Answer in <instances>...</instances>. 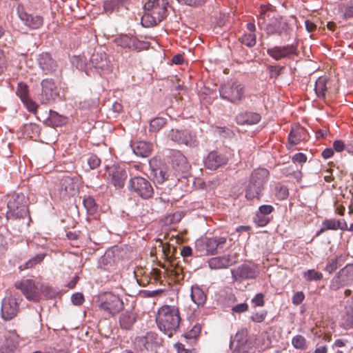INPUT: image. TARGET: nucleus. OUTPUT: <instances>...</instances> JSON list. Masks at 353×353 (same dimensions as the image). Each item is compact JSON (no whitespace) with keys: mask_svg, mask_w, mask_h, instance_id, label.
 Masks as SVG:
<instances>
[{"mask_svg":"<svg viewBox=\"0 0 353 353\" xmlns=\"http://www.w3.org/2000/svg\"><path fill=\"white\" fill-rule=\"evenodd\" d=\"M156 322L159 330L171 337L179 327L181 316L175 306L163 305L158 311Z\"/></svg>","mask_w":353,"mask_h":353,"instance_id":"nucleus-1","label":"nucleus"},{"mask_svg":"<svg viewBox=\"0 0 353 353\" xmlns=\"http://www.w3.org/2000/svg\"><path fill=\"white\" fill-rule=\"evenodd\" d=\"M168 0H148L144 5L141 23L145 27L157 25L166 17Z\"/></svg>","mask_w":353,"mask_h":353,"instance_id":"nucleus-2","label":"nucleus"},{"mask_svg":"<svg viewBox=\"0 0 353 353\" xmlns=\"http://www.w3.org/2000/svg\"><path fill=\"white\" fill-rule=\"evenodd\" d=\"M7 208L8 219H21L28 214L26 197L23 194H12L8 201Z\"/></svg>","mask_w":353,"mask_h":353,"instance_id":"nucleus-3","label":"nucleus"},{"mask_svg":"<svg viewBox=\"0 0 353 353\" xmlns=\"http://www.w3.org/2000/svg\"><path fill=\"white\" fill-rule=\"evenodd\" d=\"M227 237L214 236L212 238L201 237L195 242V247L201 254H214L218 248H222L225 244Z\"/></svg>","mask_w":353,"mask_h":353,"instance_id":"nucleus-4","label":"nucleus"},{"mask_svg":"<svg viewBox=\"0 0 353 353\" xmlns=\"http://www.w3.org/2000/svg\"><path fill=\"white\" fill-rule=\"evenodd\" d=\"M97 304L99 308L108 314H117L123 307L121 298L112 292H104L97 297Z\"/></svg>","mask_w":353,"mask_h":353,"instance_id":"nucleus-5","label":"nucleus"},{"mask_svg":"<svg viewBox=\"0 0 353 353\" xmlns=\"http://www.w3.org/2000/svg\"><path fill=\"white\" fill-rule=\"evenodd\" d=\"M221 98L232 103H238L245 97V88L238 82H228L219 88Z\"/></svg>","mask_w":353,"mask_h":353,"instance_id":"nucleus-6","label":"nucleus"},{"mask_svg":"<svg viewBox=\"0 0 353 353\" xmlns=\"http://www.w3.org/2000/svg\"><path fill=\"white\" fill-rule=\"evenodd\" d=\"M41 92L40 101L43 104H50L59 98L60 88L54 79L47 78L41 82Z\"/></svg>","mask_w":353,"mask_h":353,"instance_id":"nucleus-7","label":"nucleus"},{"mask_svg":"<svg viewBox=\"0 0 353 353\" xmlns=\"http://www.w3.org/2000/svg\"><path fill=\"white\" fill-rule=\"evenodd\" d=\"M77 190V184L74 179L65 175L59 179V183L56 185L54 194L62 200H67L76 194Z\"/></svg>","mask_w":353,"mask_h":353,"instance_id":"nucleus-8","label":"nucleus"},{"mask_svg":"<svg viewBox=\"0 0 353 353\" xmlns=\"http://www.w3.org/2000/svg\"><path fill=\"white\" fill-rule=\"evenodd\" d=\"M16 289L19 290L30 301L39 302L41 299L40 290L32 279L17 281L14 283Z\"/></svg>","mask_w":353,"mask_h":353,"instance_id":"nucleus-9","label":"nucleus"},{"mask_svg":"<svg viewBox=\"0 0 353 353\" xmlns=\"http://www.w3.org/2000/svg\"><path fill=\"white\" fill-rule=\"evenodd\" d=\"M353 281V263L347 264L342 268L331 280L330 288L338 290L348 285Z\"/></svg>","mask_w":353,"mask_h":353,"instance_id":"nucleus-10","label":"nucleus"},{"mask_svg":"<svg viewBox=\"0 0 353 353\" xmlns=\"http://www.w3.org/2000/svg\"><path fill=\"white\" fill-rule=\"evenodd\" d=\"M128 187L130 191L136 192L143 199H149L152 197L154 193L150 183L141 176H135L131 179Z\"/></svg>","mask_w":353,"mask_h":353,"instance_id":"nucleus-11","label":"nucleus"},{"mask_svg":"<svg viewBox=\"0 0 353 353\" xmlns=\"http://www.w3.org/2000/svg\"><path fill=\"white\" fill-rule=\"evenodd\" d=\"M20 301L13 296L3 299L1 305V316L6 321L15 317L19 312Z\"/></svg>","mask_w":353,"mask_h":353,"instance_id":"nucleus-12","label":"nucleus"},{"mask_svg":"<svg viewBox=\"0 0 353 353\" xmlns=\"http://www.w3.org/2000/svg\"><path fill=\"white\" fill-rule=\"evenodd\" d=\"M37 63L45 74H52L56 72L58 64L48 52H41L37 55Z\"/></svg>","mask_w":353,"mask_h":353,"instance_id":"nucleus-13","label":"nucleus"},{"mask_svg":"<svg viewBox=\"0 0 353 353\" xmlns=\"http://www.w3.org/2000/svg\"><path fill=\"white\" fill-rule=\"evenodd\" d=\"M171 140L179 144H185L188 146H195L198 141L195 135L192 134L187 130H172L169 134Z\"/></svg>","mask_w":353,"mask_h":353,"instance_id":"nucleus-14","label":"nucleus"},{"mask_svg":"<svg viewBox=\"0 0 353 353\" xmlns=\"http://www.w3.org/2000/svg\"><path fill=\"white\" fill-rule=\"evenodd\" d=\"M238 261V254H230L223 256L213 257L208 261L209 267L211 269L227 268L234 265Z\"/></svg>","mask_w":353,"mask_h":353,"instance_id":"nucleus-15","label":"nucleus"},{"mask_svg":"<svg viewBox=\"0 0 353 353\" xmlns=\"http://www.w3.org/2000/svg\"><path fill=\"white\" fill-rule=\"evenodd\" d=\"M4 341L0 345L1 353H14L18 348L19 336L15 331H8L4 336Z\"/></svg>","mask_w":353,"mask_h":353,"instance_id":"nucleus-16","label":"nucleus"},{"mask_svg":"<svg viewBox=\"0 0 353 353\" xmlns=\"http://www.w3.org/2000/svg\"><path fill=\"white\" fill-rule=\"evenodd\" d=\"M268 54L274 59L279 61L281 59L296 54L297 49L294 45L274 46L268 50Z\"/></svg>","mask_w":353,"mask_h":353,"instance_id":"nucleus-17","label":"nucleus"},{"mask_svg":"<svg viewBox=\"0 0 353 353\" xmlns=\"http://www.w3.org/2000/svg\"><path fill=\"white\" fill-rule=\"evenodd\" d=\"M231 273L234 281L254 279L256 276V268L247 264H243L237 269L231 270Z\"/></svg>","mask_w":353,"mask_h":353,"instance_id":"nucleus-18","label":"nucleus"},{"mask_svg":"<svg viewBox=\"0 0 353 353\" xmlns=\"http://www.w3.org/2000/svg\"><path fill=\"white\" fill-rule=\"evenodd\" d=\"M108 174L112 184L117 188L123 187L127 178L126 172L118 165H112L108 168Z\"/></svg>","mask_w":353,"mask_h":353,"instance_id":"nucleus-19","label":"nucleus"},{"mask_svg":"<svg viewBox=\"0 0 353 353\" xmlns=\"http://www.w3.org/2000/svg\"><path fill=\"white\" fill-rule=\"evenodd\" d=\"M17 11L20 19L30 28L37 29L43 25V19L41 16L30 14L19 6L17 8Z\"/></svg>","mask_w":353,"mask_h":353,"instance_id":"nucleus-20","label":"nucleus"},{"mask_svg":"<svg viewBox=\"0 0 353 353\" xmlns=\"http://www.w3.org/2000/svg\"><path fill=\"white\" fill-rule=\"evenodd\" d=\"M266 32L268 34H290V27L285 21L281 19H274L267 26Z\"/></svg>","mask_w":353,"mask_h":353,"instance_id":"nucleus-21","label":"nucleus"},{"mask_svg":"<svg viewBox=\"0 0 353 353\" xmlns=\"http://www.w3.org/2000/svg\"><path fill=\"white\" fill-rule=\"evenodd\" d=\"M227 162L228 159L225 156L216 152H211L205 160V165L210 170H216L219 167L226 164Z\"/></svg>","mask_w":353,"mask_h":353,"instance_id":"nucleus-22","label":"nucleus"},{"mask_svg":"<svg viewBox=\"0 0 353 353\" xmlns=\"http://www.w3.org/2000/svg\"><path fill=\"white\" fill-rule=\"evenodd\" d=\"M172 163L173 168L179 172L186 173L190 168L186 157L179 151L174 152Z\"/></svg>","mask_w":353,"mask_h":353,"instance_id":"nucleus-23","label":"nucleus"},{"mask_svg":"<svg viewBox=\"0 0 353 353\" xmlns=\"http://www.w3.org/2000/svg\"><path fill=\"white\" fill-rule=\"evenodd\" d=\"M90 61L92 66L102 70L108 69V62L105 53L102 50L94 51L92 54Z\"/></svg>","mask_w":353,"mask_h":353,"instance_id":"nucleus-24","label":"nucleus"},{"mask_svg":"<svg viewBox=\"0 0 353 353\" xmlns=\"http://www.w3.org/2000/svg\"><path fill=\"white\" fill-rule=\"evenodd\" d=\"M306 137L307 133L305 130L299 125H294L292 128L288 135V141L292 145H297L301 141L305 140Z\"/></svg>","mask_w":353,"mask_h":353,"instance_id":"nucleus-25","label":"nucleus"},{"mask_svg":"<svg viewBox=\"0 0 353 353\" xmlns=\"http://www.w3.org/2000/svg\"><path fill=\"white\" fill-rule=\"evenodd\" d=\"M268 176L269 172L267 169L259 168L254 170L251 174L249 183L253 184L256 183L257 185L264 188V185L266 183Z\"/></svg>","mask_w":353,"mask_h":353,"instance_id":"nucleus-26","label":"nucleus"},{"mask_svg":"<svg viewBox=\"0 0 353 353\" xmlns=\"http://www.w3.org/2000/svg\"><path fill=\"white\" fill-rule=\"evenodd\" d=\"M268 176L269 172L267 169L259 168L254 170L251 174L249 183L253 184L256 183L257 185L264 188V185L266 183Z\"/></svg>","mask_w":353,"mask_h":353,"instance_id":"nucleus-27","label":"nucleus"},{"mask_svg":"<svg viewBox=\"0 0 353 353\" xmlns=\"http://www.w3.org/2000/svg\"><path fill=\"white\" fill-rule=\"evenodd\" d=\"M236 122L240 125H253L261 120L260 114L254 112H243L236 117Z\"/></svg>","mask_w":353,"mask_h":353,"instance_id":"nucleus-28","label":"nucleus"},{"mask_svg":"<svg viewBox=\"0 0 353 353\" xmlns=\"http://www.w3.org/2000/svg\"><path fill=\"white\" fill-rule=\"evenodd\" d=\"M68 118L59 114L55 111L49 110V115L46 120V124L52 127L61 126L67 123Z\"/></svg>","mask_w":353,"mask_h":353,"instance_id":"nucleus-29","label":"nucleus"},{"mask_svg":"<svg viewBox=\"0 0 353 353\" xmlns=\"http://www.w3.org/2000/svg\"><path fill=\"white\" fill-rule=\"evenodd\" d=\"M132 149L134 153L137 156L146 157L151 153L152 150V145L148 142L139 141L133 145Z\"/></svg>","mask_w":353,"mask_h":353,"instance_id":"nucleus-30","label":"nucleus"},{"mask_svg":"<svg viewBox=\"0 0 353 353\" xmlns=\"http://www.w3.org/2000/svg\"><path fill=\"white\" fill-rule=\"evenodd\" d=\"M136 319L137 316L133 311H126L120 316L119 323L122 328L129 330L135 323Z\"/></svg>","mask_w":353,"mask_h":353,"instance_id":"nucleus-31","label":"nucleus"},{"mask_svg":"<svg viewBox=\"0 0 353 353\" xmlns=\"http://www.w3.org/2000/svg\"><path fill=\"white\" fill-rule=\"evenodd\" d=\"M115 42L118 46L122 48H127L133 50L138 48L137 39L126 34L121 35L117 37L115 39Z\"/></svg>","mask_w":353,"mask_h":353,"instance_id":"nucleus-32","label":"nucleus"},{"mask_svg":"<svg viewBox=\"0 0 353 353\" xmlns=\"http://www.w3.org/2000/svg\"><path fill=\"white\" fill-rule=\"evenodd\" d=\"M154 339V335L152 333H148L144 336H139L135 339V345L141 351L148 350L150 348H152V345L150 344Z\"/></svg>","mask_w":353,"mask_h":353,"instance_id":"nucleus-33","label":"nucleus"},{"mask_svg":"<svg viewBox=\"0 0 353 353\" xmlns=\"http://www.w3.org/2000/svg\"><path fill=\"white\" fill-rule=\"evenodd\" d=\"M263 189L256 183H249L245 191V197L249 200L259 199L263 194Z\"/></svg>","mask_w":353,"mask_h":353,"instance_id":"nucleus-34","label":"nucleus"},{"mask_svg":"<svg viewBox=\"0 0 353 353\" xmlns=\"http://www.w3.org/2000/svg\"><path fill=\"white\" fill-rule=\"evenodd\" d=\"M191 299L196 305L200 306L205 303L206 296L200 288L192 286L191 288Z\"/></svg>","mask_w":353,"mask_h":353,"instance_id":"nucleus-35","label":"nucleus"},{"mask_svg":"<svg viewBox=\"0 0 353 353\" xmlns=\"http://www.w3.org/2000/svg\"><path fill=\"white\" fill-rule=\"evenodd\" d=\"M248 330L247 329H242L239 331L234 336L233 340L231 342V345H234L236 344V347H241L244 345L248 341Z\"/></svg>","mask_w":353,"mask_h":353,"instance_id":"nucleus-36","label":"nucleus"},{"mask_svg":"<svg viewBox=\"0 0 353 353\" xmlns=\"http://www.w3.org/2000/svg\"><path fill=\"white\" fill-rule=\"evenodd\" d=\"M327 78L324 77H321L316 81L314 90L318 97H325L327 90Z\"/></svg>","mask_w":353,"mask_h":353,"instance_id":"nucleus-37","label":"nucleus"},{"mask_svg":"<svg viewBox=\"0 0 353 353\" xmlns=\"http://www.w3.org/2000/svg\"><path fill=\"white\" fill-rule=\"evenodd\" d=\"M23 134L34 138L37 137L40 133V127L39 125L35 123L26 124L23 127Z\"/></svg>","mask_w":353,"mask_h":353,"instance_id":"nucleus-38","label":"nucleus"},{"mask_svg":"<svg viewBox=\"0 0 353 353\" xmlns=\"http://www.w3.org/2000/svg\"><path fill=\"white\" fill-rule=\"evenodd\" d=\"M166 124V119L163 117H157L151 120L149 125L150 132H157Z\"/></svg>","mask_w":353,"mask_h":353,"instance_id":"nucleus-39","label":"nucleus"},{"mask_svg":"<svg viewBox=\"0 0 353 353\" xmlns=\"http://www.w3.org/2000/svg\"><path fill=\"white\" fill-rule=\"evenodd\" d=\"M303 276L307 281H320L323 279V274L314 270H308L304 272Z\"/></svg>","mask_w":353,"mask_h":353,"instance_id":"nucleus-40","label":"nucleus"},{"mask_svg":"<svg viewBox=\"0 0 353 353\" xmlns=\"http://www.w3.org/2000/svg\"><path fill=\"white\" fill-rule=\"evenodd\" d=\"M44 254H37L33 258L28 260L24 265L20 266L21 270L29 269L42 261L44 259Z\"/></svg>","mask_w":353,"mask_h":353,"instance_id":"nucleus-41","label":"nucleus"},{"mask_svg":"<svg viewBox=\"0 0 353 353\" xmlns=\"http://www.w3.org/2000/svg\"><path fill=\"white\" fill-rule=\"evenodd\" d=\"M17 94L19 97L21 101L30 98L27 85L21 82L19 83L17 86Z\"/></svg>","mask_w":353,"mask_h":353,"instance_id":"nucleus-42","label":"nucleus"},{"mask_svg":"<svg viewBox=\"0 0 353 353\" xmlns=\"http://www.w3.org/2000/svg\"><path fill=\"white\" fill-rule=\"evenodd\" d=\"M240 41L247 46L252 47L256 44V35L254 33L245 34L240 39Z\"/></svg>","mask_w":353,"mask_h":353,"instance_id":"nucleus-43","label":"nucleus"},{"mask_svg":"<svg viewBox=\"0 0 353 353\" xmlns=\"http://www.w3.org/2000/svg\"><path fill=\"white\" fill-rule=\"evenodd\" d=\"M338 263H339V258H333L330 259L325 268L324 270L327 272L329 274L332 273L334 271H335L338 268Z\"/></svg>","mask_w":353,"mask_h":353,"instance_id":"nucleus-44","label":"nucleus"},{"mask_svg":"<svg viewBox=\"0 0 353 353\" xmlns=\"http://www.w3.org/2000/svg\"><path fill=\"white\" fill-rule=\"evenodd\" d=\"M292 343L296 348L303 349L305 346V339L301 335L295 336L292 339Z\"/></svg>","mask_w":353,"mask_h":353,"instance_id":"nucleus-45","label":"nucleus"},{"mask_svg":"<svg viewBox=\"0 0 353 353\" xmlns=\"http://www.w3.org/2000/svg\"><path fill=\"white\" fill-rule=\"evenodd\" d=\"M267 311L265 310H262L261 312H256L254 314H253L251 316H250V319H252V321H253L254 322H256V323H261L263 322L265 319L266 318V316H267Z\"/></svg>","mask_w":353,"mask_h":353,"instance_id":"nucleus-46","label":"nucleus"},{"mask_svg":"<svg viewBox=\"0 0 353 353\" xmlns=\"http://www.w3.org/2000/svg\"><path fill=\"white\" fill-rule=\"evenodd\" d=\"M22 102L26 105L29 112H32L35 114H37L38 105L34 101H33L30 98H28L27 99V100H24Z\"/></svg>","mask_w":353,"mask_h":353,"instance_id":"nucleus-47","label":"nucleus"},{"mask_svg":"<svg viewBox=\"0 0 353 353\" xmlns=\"http://www.w3.org/2000/svg\"><path fill=\"white\" fill-rule=\"evenodd\" d=\"M323 225H325V229L328 230H338L339 221L336 219H327L323 222Z\"/></svg>","mask_w":353,"mask_h":353,"instance_id":"nucleus-48","label":"nucleus"},{"mask_svg":"<svg viewBox=\"0 0 353 353\" xmlns=\"http://www.w3.org/2000/svg\"><path fill=\"white\" fill-rule=\"evenodd\" d=\"M71 301L75 305H81L84 302V296L82 293L77 292L72 295Z\"/></svg>","mask_w":353,"mask_h":353,"instance_id":"nucleus-49","label":"nucleus"},{"mask_svg":"<svg viewBox=\"0 0 353 353\" xmlns=\"http://www.w3.org/2000/svg\"><path fill=\"white\" fill-rule=\"evenodd\" d=\"M264 295L262 293H258L252 300V303L255 307H261L264 305Z\"/></svg>","mask_w":353,"mask_h":353,"instance_id":"nucleus-50","label":"nucleus"},{"mask_svg":"<svg viewBox=\"0 0 353 353\" xmlns=\"http://www.w3.org/2000/svg\"><path fill=\"white\" fill-rule=\"evenodd\" d=\"M276 196L279 199H285L288 196V190L285 186L276 188Z\"/></svg>","mask_w":353,"mask_h":353,"instance_id":"nucleus-51","label":"nucleus"},{"mask_svg":"<svg viewBox=\"0 0 353 353\" xmlns=\"http://www.w3.org/2000/svg\"><path fill=\"white\" fill-rule=\"evenodd\" d=\"M248 310V305L246 303L237 304L232 307V311L234 313L245 312Z\"/></svg>","mask_w":353,"mask_h":353,"instance_id":"nucleus-52","label":"nucleus"},{"mask_svg":"<svg viewBox=\"0 0 353 353\" xmlns=\"http://www.w3.org/2000/svg\"><path fill=\"white\" fill-rule=\"evenodd\" d=\"M305 299V295L302 292H296L292 297L293 304L298 305L301 304Z\"/></svg>","mask_w":353,"mask_h":353,"instance_id":"nucleus-53","label":"nucleus"},{"mask_svg":"<svg viewBox=\"0 0 353 353\" xmlns=\"http://www.w3.org/2000/svg\"><path fill=\"white\" fill-rule=\"evenodd\" d=\"M201 332V326L195 325L192 330L187 334V338H196Z\"/></svg>","mask_w":353,"mask_h":353,"instance_id":"nucleus-54","label":"nucleus"},{"mask_svg":"<svg viewBox=\"0 0 353 353\" xmlns=\"http://www.w3.org/2000/svg\"><path fill=\"white\" fill-rule=\"evenodd\" d=\"M273 207L270 205H263L259 208V214L261 215L270 214L273 211Z\"/></svg>","mask_w":353,"mask_h":353,"instance_id":"nucleus-55","label":"nucleus"},{"mask_svg":"<svg viewBox=\"0 0 353 353\" xmlns=\"http://www.w3.org/2000/svg\"><path fill=\"white\" fill-rule=\"evenodd\" d=\"M334 150L336 152H342L344 150H346V145L343 143V141L341 140H336L333 143Z\"/></svg>","mask_w":353,"mask_h":353,"instance_id":"nucleus-56","label":"nucleus"},{"mask_svg":"<svg viewBox=\"0 0 353 353\" xmlns=\"http://www.w3.org/2000/svg\"><path fill=\"white\" fill-rule=\"evenodd\" d=\"M101 163L100 159L97 155H92L90 157V168L94 169L97 168Z\"/></svg>","mask_w":353,"mask_h":353,"instance_id":"nucleus-57","label":"nucleus"},{"mask_svg":"<svg viewBox=\"0 0 353 353\" xmlns=\"http://www.w3.org/2000/svg\"><path fill=\"white\" fill-rule=\"evenodd\" d=\"M292 160L294 162L302 163H305L307 161V157L303 153H297L293 156Z\"/></svg>","mask_w":353,"mask_h":353,"instance_id":"nucleus-58","label":"nucleus"},{"mask_svg":"<svg viewBox=\"0 0 353 353\" xmlns=\"http://www.w3.org/2000/svg\"><path fill=\"white\" fill-rule=\"evenodd\" d=\"M177 1L188 6H196L201 4L205 0H177Z\"/></svg>","mask_w":353,"mask_h":353,"instance_id":"nucleus-59","label":"nucleus"},{"mask_svg":"<svg viewBox=\"0 0 353 353\" xmlns=\"http://www.w3.org/2000/svg\"><path fill=\"white\" fill-rule=\"evenodd\" d=\"M305 24L306 30L309 32H312L316 29V24L310 20H305Z\"/></svg>","mask_w":353,"mask_h":353,"instance_id":"nucleus-60","label":"nucleus"},{"mask_svg":"<svg viewBox=\"0 0 353 353\" xmlns=\"http://www.w3.org/2000/svg\"><path fill=\"white\" fill-rule=\"evenodd\" d=\"M159 176H157V173H156V178L158 182L162 183L168 178V174L165 171L159 170Z\"/></svg>","mask_w":353,"mask_h":353,"instance_id":"nucleus-61","label":"nucleus"},{"mask_svg":"<svg viewBox=\"0 0 353 353\" xmlns=\"http://www.w3.org/2000/svg\"><path fill=\"white\" fill-rule=\"evenodd\" d=\"M181 254L183 257L190 256L192 255V248L189 246H184L181 250Z\"/></svg>","mask_w":353,"mask_h":353,"instance_id":"nucleus-62","label":"nucleus"},{"mask_svg":"<svg viewBox=\"0 0 353 353\" xmlns=\"http://www.w3.org/2000/svg\"><path fill=\"white\" fill-rule=\"evenodd\" d=\"M261 215L260 214L257 213L256 214V217H257V220L256 221L257 222V223L259 225H265L269 220L268 218L265 217V216H263V217H261Z\"/></svg>","mask_w":353,"mask_h":353,"instance_id":"nucleus-63","label":"nucleus"},{"mask_svg":"<svg viewBox=\"0 0 353 353\" xmlns=\"http://www.w3.org/2000/svg\"><path fill=\"white\" fill-rule=\"evenodd\" d=\"M343 17L345 18L353 17V6H350L345 8V10L343 12Z\"/></svg>","mask_w":353,"mask_h":353,"instance_id":"nucleus-64","label":"nucleus"}]
</instances>
